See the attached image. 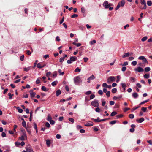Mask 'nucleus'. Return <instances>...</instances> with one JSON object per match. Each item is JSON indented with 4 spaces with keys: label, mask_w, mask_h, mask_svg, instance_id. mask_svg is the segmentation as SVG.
<instances>
[{
    "label": "nucleus",
    "mask_w": 152,
    "mask_h": 152,
    "mask_svg": "<svg viewBox=\"0 0 152 152\" xmlns=\"http://www.w3.org/2000/svg\"><path fill=\"white\" fill-rule=\"evenodd\" d=\"M150 70V68L149 67H148L145 68V72H147L149 71Z\"/></svg>",
    "instance_id": "35"
},
{
    "label": "nucleus",
    "mask_w": 152,
    "mask_h": 152,
    "mask_svg": "<svg viewBox=\"0 0 152 152\" xmlns=\"http://www.w3.org/2000/svg\"><path fill=\"white\" fill-rule=\"evenodd\" d=\"M61 93V91L60 90H58L57 91L56 93V95L57 96H58Z\"/></svg>",
    "instance_id": "22"
},
{
    "label": "nucleus",
    "mask_w": 152,
    "mask_h": 152,
    "mask_svg": "<svg viewBox=\"0 0 152 152\" xmlns=\"http://www.w3.org/2000/svg\"><path fill=\"white\" fill-rule=\"evenodd\" d=\"M129 117L131 119H133L134 118V115L133 114H130L129 115Z\"/></svg>",
    "instance_id": "38"
},
{
    "label": "nucleus",
    "mask_w": 152,
    "mask_h": 152,
    "mask_svg": "<svg viewBox=\"0 0 152 152\" xmlns=\"http://www.w3.org/2000/svg\"><path fill=\"white\" fill-rule=\"evenodd\" d=\"M147 4L148 6H151L152 4V2L151 1H147Z\"/></svg>",
    "instance_id": "33"
},
{
    "label": "nucleus",
    "mask_w": 152,
    "mask_h": 152,
    "mask_svg": "<svg viewBox=\"0 0 152 152\" xmlns=\"http://www.w3.org/2000/svg\"><path fill=\"white\" fill-rule=\"evenodd\" d=\"M26 130L28 132V134H31V132L30 130V129H28L27 128H26Z\"/></svg>",
    "instance_id": "61"
},
{
    "label": "nucleus",
    "mask_w": 152,
    "mask_h": 152,
    "mask_svg": "<svg viewBox=\"0 0 152 152\" xmlns=\"http://www.w3.org/2000/svg\"><path fill=\"white\" fill-rule=\"evenodd\" d=\"M36 83L37 84H39L40 83V80L39 78L37 79Z\"/></svg>",
    "instance_id": "64"
},
{
    "label": "nucleus",
    "mask_w": 152,
    "mask_h": 152,
    "mask_svg": "<svg viewBox=\"0 0 152 152\" xmlns=\"http://www.w3.org/2000/svg\"><path fill=\"white\" fill-rule=\"evenodd\" d=\"M42 63H38L37 64V68H39V69H41L42 68Z\"/></svg>",
    "instance_id": "25"
},
{
    "label": "nucleus",
    "mask_w": 152,
    "mask_h": 152,
    "mask_svg": "<svg viewBox=\"0 0 152 152\" xmlns=\"http://www.w3.org/2000/svg\"><path fill=\"white\" fill-rule=\"evenodd\" d=\"M122 97V96H120L118 97H117L116 96H114L113 97V99L115 100H116L118 99L121 98Z\"/></svg>",
    "instance_id": "28"
},
{
    "label": "nucleus",
    "mask_w": 152,
    "mask_h": 152,
    "mask_svg": "<svg viewBox=\"0 0 152 152\" xmlns=\"http://www.w3.org/2000/svg\"><path fill=\"white\" fill-rule=\"evenodd\" d=\"M51 120H52V118H51L50 115V114H48V115L47 118V121H49Z\"/></svg>",
    "instance_id": "19"
},
{
    "label": "nucleus",
    "mask_w": 152,
    "mask_h": 152,
    "mask_svg": "<svg viewBox=\"0 0 152 152\" xmlns=\"http://www.w3.org/2000/svg\"><path fill=\"white\" fill-rule=\"evenodd\" d=\"M91 104L92 106L95 107H98L99 106L98 101L96 99L91 102Z\"/></svg>",
    "instance_id": "3"
},
{
    "label": "nucleus",
    "mask_w": 152,
    "mask_h": 152,
    "mask_svg": "<svg viewBox=\"0 0 152 152\" xmlns=\"http://www.w3.org/2000/svg\"><path fill=\"white\" fill-rule=\"evenodd\" d=\"M77 59V58L75 56H71L70 58V60H68L67 61V63L68 64L71 63L72 62H74Z\"/></svg>",
    "instance_id": "4"
},
{
    "label": "nucleus",
    "mask_w": 152,
    "mask_h": 152,
    "mask_svg": "<svg viewBox=\"0 0 152 152\" xmlns=\"http://www.w3.org/2000/svg\"><path fill=\"white\" fill-rule=\"evenodd\" d=\"M105 103L106 102L104 99L102 100V106H104L105 105Z\"/></svg>",
    "instance_id": "47"
},
{
    "label": "nucleus",
    "mask_w": 152,
    "mask_h": 152,
    "mask_svg": "<svg viewBox=\"0 0 152 152\" xmlns=\"http://www.w3.org/2000/svg\"><path fill=\"white\" fill-rule=\"evenodd\" d=\"M95 95L94 94H92L90 96V99H92L95 97Z\"/></svg>",
    "instance_id": "36"
},
{
    "label": "nucleus",
    "mask_w": 152,
    "mask_h": 152,
    "mask_svg": "<svg viewBox=\"0 0 152 152\" xmlns=\"http://www.w3.org/2000/svg\"><path fill=\"white\" fill-rule=\"evenodd\" d=\"M91 93L92 92L91 91H88L86 93V94L87 95H88L91 94Z\"/></svg>",
    "instance_id": "53"
},
{
    "label": "nucleus",
    "mask_w": 152,
    "mask_h": 152,
    "mask_svg": "<svg viewBox=\"0 0 152 152\" xmlns=\"http://www.w3.org/2000/svg\"><path fill=\"white\" fill-rule=\"evenodd\" d=\"M21 119L23 120L22 123V126L24 127H26V124L25 121L23 118H22Z\"/></svg>",
    "instance_id": "15"
},
{
    "label": "nucleus",
    "mask_w": 152,
    "mask_h": 152,
    "mask_svg": "<svg viewBox=\"0 0 152 152\" xmlns=\"http://www.w3.org/2000/svg\"><path fill=\"white\" fill-rule=\"evenodd\" d=\"M115 78L114 76H110L109 77L107 80V83H110L114 81L115 80Z\"/></svg>",
    "instance_id": "6"
},
{
    "label": "nucleus",
    "mask_w": 152,
    "mask_h": 152,
    "mask_svg": "<svg viewBox=\"0 0 152 152\" xmlns=\"http://www.w3.org/2000/svg\"><path fill=\"white\" fill-rule=\"evenodd\" d=\"M49 122L50 123V124H51V125H53L54 124H55V121L54 120H50V121H49Z\"/></svg>",
    "instance_id": "59"
},
{
    "label": "nucleus",
    "mask_w": 152,
    "mask_h": 152,
    "mask_svg": "<svg viewBox=\"0 0 152 152\" xmlns=\"http://www.w3.org/2000/svg\"><path fill=\"white\" fill-rule=\"evenodd\" d=\"M95 110L97 112L99 113L100 112V109L99 107H97L95 109Z\"/></svg>",
    "instance_id": "52"
},
{
    "label": "nucleus",
    "mask_w": 152,
    "mask_h": 152,
    "mask_svg": "<svg viewBox=\"0 0 152 152\" xmlns=\"http://www.w3.org/2000/svg\"><path fill=\"white\" fill-rule=\"evenodd\" d=\"M95 77L94 75H92L91 76L89 77L87 79V82L88 83H90L91 82V80H92L95 79Z\"/></svg>",
    "instance_id": "8"
},
{
    "label": "nucleus",
    "mask_w": 152,
    "mask_h": 152,
    "mask_svg": "<svg viewBox=\"0 0 152 152\" xmlns=\"http://www.w3.org/2000/svg\"><path fill=\"white\" fill-rule=\"evenodd\" d=\"M141 110L143 112H145L147 110V108L146 107H142L141 108Z\"/></svg>",
    "instance_id": "50"
},
{
    "label": "nucleus",
    "mask_w": 152,
    "mask_h": 152,
    "mask_svg": "<svg viewBox=\"0 0 152 152\" xmlns=\"http://www.w3.org/2000/svg\"><path fill=\"white\" fill-rule=\"evenodd\" d=\"M137 64V62L136 61H133L132 62V64L133 66H135Z\"/></svg>",
    "instance_id": "56"
},
{
    "label": "nucleus",
    "mask_w": 152,
    "mask_h": 152,
    "mask_svg": "<svg viewBox=\"0 0 152 152\" xmlns=\"http://www.w3.org/2000/svg\"><path fill=\"white\" fill-rule=\"evenodd\" d=\"M140 107V106H138V107H134L133 108H132V112H133L135 110L138 109V108H139V107Z\"/></svg>",
    "instance_id": "43"
},
{
    "label": "nucleus",
    "mask_w": 152,
    "mask_h": 152,
    "mask_svg": "<svg viewBox=\"0 0 152 152\" xmlns=\"http://www.w3.org/2000/svg\"><path fill=\"white\" fill-rule=\"evenodd\" d=\"M81 69H79L78 67H77L75 70V71L76 72H79L80 71Z\"/></svg>",
    "instance_id": "57"
},
{
    "label": "nucleus",
    "mask_w": 152,
    "mask_h": 152,
    "mask_svg": "<svg viewBox=\"0 0 152 152\" xmlns=\"http://www.w3.org/2000/svg\"><path fill=\"white\" fill-rule=\"evenodd\" d=\"M121 85L122 86L123 88H125V87H126L127 86L126 85L125 83H121Z\"/></svg>",
    "instance_id": "39"
},
{
    "label": "nucleus",
    "mask_w": 152,
    "mask_h": 152,
    "mask_svg": "<svg viewBox=\"0 0 152 152\" xmlns=\"http://www.w3.org/2000/svg\"><path fill=\"white\" fill-rule=\"evenodd\" d=\"M130 56V54L129 53H125L122 56V57L124 58L125 57H128Z\"/></svg>",
    "instance_id": "13"
},
{
    "label": "nucleus",
    "mask_w": 152,
    "mask_h": 152,
    "mask_svg": "<svg viewBox=\"0 0 152 152\" xmlns=\"http://www.w3.org/2000/svg\"><path fill=\"white\" fill-rule=\"evenodd\" d=\"M93 125V124L92 122H88L85 125V126H91Z\"/></svg>",
    "instance_id": "14"
},
{
    "label": "nucleus",
    "mask_w": 152,
    "mask_h": 152,
    "mask_svg": "<svg viewBox=\"0 0 152 152\" xmlns=\"http://www.w3.org/2000/svg\"><path fill=\"white\" fill-rule=\"evenodd\" d=\"M145 57L143 56H141L139 57L138 59L139 60H143L144 58Z\"/></svg>",
    "instance_id": "42"
},
{
    "label": "nucleus",
    "mask_w": 152,
    "mask_h": 152,
    "mask_svg": "<svg viewBox=\"0 0 152 152\" xmlns=\"http://www.w3.org/2000/svg\"><path fill=\"white\" fill-rule=\"evenodd\" d=\"M92 119L95 121V122H99V117L97 118L96 119H94L92 118Z\"/></svg>",
    "instance_id": "26"
},
{
    "label": "nucleus",
    "mask_w": 152,
    "mask_h": 152,
    "mask_svg": "<svg viewBox=\"0 0 152 152\" xmlns=\"http://www.w3.org/2000/svg\"><path fill=\"white\" fill-rule=\"evenodd\" d=\"M103 5L105 8L107 9L109 8L110 6H112V4L111 3L108 4L107 1H105L103 3Z\"/></svg>",
    "instance_id": "5"
},
{
    "label": "nucleus",
    "mask_w": 152,
    "mask_h": 152,
    "mask_svg": "<svg viewBox=\"0 0 152 152\" xmlns=\"http://www.w3.org/2000/svg\"><path fill=\"white\" fill-rule=\"evenodd\" d=\"M150 75L149 74H145L144 75V77L146 79H148L149 78Z\"/></svg>",
    "instance_id": "27"
},
{
    "label": "nucleus",
    "mask_w": 152,
    "mask_h": 152,
    "mask_svg": "<svg viewBox=\"0 0 152 152\" xmlns=\"http://www.w3.org/2000/svg\"><path fill=\"white\" fill-rule=\"evenodd\" d=\"M108 85L106 83H104L102 84V86L103 87L107 88Z\"/></svg>",
    "instance_id": "55"
},
{
    "label": "nucleus",
    "mask_w": 152,
    "mask_h": 152,
    "mask_svg": "<svg viewBox=\"0 0 152 152\" xmlns=\"http://www.w3.org/2000/svg\"><path fill=\"white\" fill-rule=\"evenodd\" d=\"M17 109H18V111L19 113H22L23 112V110L21 108H20L19 107H18L17 108Z\"/></svg>",
    "instance_id": "32"
},
{
    "label": "nucleus",
    "mask_w": 152,
    "mask_h": 152,
    "mask_svg": "<svg viewBox=\"0 0 152 152\" xmlns=\"http://www.w3.org/2000/svg\"><path fill=\"white\" fill-rule=\"evenodd\" d=\"M31 69V67H28L27 68L25 67L23 68V70L26 72L28 71Z\"/></svg>",
    "instance_id": "23"
},
{
    "label": "nucleus",
    "mask_w": 152,
    "mask_h": 152,
    "mask_svg": "<svg viewBox=\"0 0 152 152\" xmlns=\"http://www.w3.org/2000/svg\"><path fill=\"white\" fill-rule=\"evenodd\" d=\"M118 3L120 4V5L121 7H123L125 4V0H121V1L119 2Z\"/></svg>",
    "instance_id": "11"
},
{
    "label": "nucleus",
    "mask_w": 152,
    "mask_h": 152,
    "mask_svg": "<svg viewBox=\"0 0 152 152\" xmlns=\"http://www.w3.org/2000/svg\"><path fill=\"white\" fill-rule=\"evenodd\" d=\"M78 16V15L76 14H74L73 15H72L71 17L72 18H74L77 17Z\"/></svg>",
    "instance_id": "46"
},
{
    "label": "nucleus",
    "mask_w": 152,
    "mask_h": 152,
    "mask_svg": "<svg viewBox=\"0 0 152 152\" xmlns=\"http://www.w3.org/2000/svg\"><path fill=\"white\" fill-rule=\"evenodd\" d=\"M141 4L142 5H145L146 4V1L145 0H142L141 1Z\"/></svg>",
    "instance_id": "37"
},
{
    "label": "nucleus",
    "mask_w": 152,
    "mask_h": 152,
    "mask_svg": "<svg viewBox=\"0 0 152 152\" xmlns=\"http://www.w3.org/2000/svg\"><path fill=\"white\" fill-rule=\"evenodd\" d=\"M134 70L136 72H141L143 71V69L140 67H138L137 68H136L134 69Z\"/></svg>",
    "instance_id": "7"
},
{
    "label": "nucleus",
    "mask_w": 152,
    "mask_h": 152,
    "mask_svg": "<svg viewBox=\"0 0 152 152\" xmlns=\"http://www.w3.org/2000/svg\"><path fill=\"white\" fill-rule=\"evenodd\" d=\"M132 96L134 98H136L138 97V95L137 93H134L132 94Z\"/></svg>",
    "instance_id": "17"
},
{
    "label": "nucleus",
    "mask_w": 152,
    "mask_h": 152,
    "mask_svg": "<svg viewBox=\"0 0 152 152\" xmlns=\"http://www.w3.org/2000/svg\"><path fill=\"white\" fill-rule=\"evenodd\" d=\"M147 38H148L147 36L144 37L141 39V40L142 42H144L146 41L147 39Z\"/></svg>",
    "instance_id": "34"
},
{
    "label": "nucleus",
    "mask_w": 152,
    "mask_h": 152,
    "mask_svg": "<svg viewBox=\"0 0 152 152\" xmlns=\"http://www.w3.org/2000/svg\"><path fill=\"white\" fill-rule=\"evenodd\" d=\"M8 95L9 96V99H11L12 98V96H13V94H11L10 93H9L8 94Z\"/></svg>",
    "instance_id": "31"
},
{
    "label": "nucleus",
    "mask_w": 152,
    "mask_h": 152,
    "mask_svg": "<svg viewBox=\"0 0 152 152\" xmlns=\"http://www.w3.org/2000/svg\"><path fill=\"white\" fill-rule=\"evenodd\" d=\"M22 132V135L20 137V139L21 140H24L27 139V137L26 135V133L24 130H21Z\"/></svg>",
    "instance_id": "1"
},
{
    "label": "nucleus",
    "mask_w": 152,
    "mask_h": 152,
    "mask_svg": "<svg viewBox=\"0 0 152 152\" xmlns=\"http://www.w3.org/2000/svg\"><path fill=\"white\" fill-rule=\"evenodd\" d=\"M46 142L47 145V146L48 147H50L51 144L50 140H49L47 139L46 140Z\"/></svg>",
    "instance_id": "12"
},
{
    "label": "nucleus",
    "mask_w": 152,
    "mask_h": 152,
    "mask_svg": "<svg viewBox=\"0 0 152 152\" xmlns=\"http://www.w3.org/2000/svg\"><path fill=\"white\" fill-rule=\"evenodd\" d=\"M117 114V113L115 111H113L112 112L111 114V116H113L116 115Z\"/></svg>",
    "instance_id": "30"
},
{
    "label": "nucleus",
    "mask_w": 152,
    "mask_h": 152,
    "mask_svg": "<svg viewBox=\"0 0 152 152\" xmlns=\"http://www.w3.org/2000/svg\"><path fill=\"white\" fill-rule=\"evenodd\" d=\"M126 69V66H123L121 70L123 72L125 71Z\"/></svg>",
    "instance_id": "54"
},
{
    "label": "nucleus",
    "mask_w": 152,
    "mask_h": 152,
    "mask_svg": "<svg viewBox=\"0 0 152 152\" xmlns=\"http://www.w3.org/2000/svg\"><path fill=\"white\" fill-rule=\"evenodd\" d=\"M149 101V99H148L147 100H145L142 102H141L140 103V104H139V105H141L142 104H144V103H146V102H148Z\"/></svg>",
    "instance_id": "29"
},
{
    "label": "nucleus",
    "mask_w": 152,
    "mask_h": 152,
    "mask_svg": "<svg viewBox=\"0 0 152 152\" xmlns=\"http://www.w3.org/2000/svg\"><path fill=\"white\" fill-rule=\"evenodd\" d=\"M117 90L116 88H114L112 89V92L113 93H115L117 92Z\"/></svg>",
    "instance_id": "44"
},
{
    "label": "nucleus",
    "mask_w": 152,
    "mask_h": 152,
    "mask_svg": "<svg viewBox=\"0 0 152 152\" xmlns=\"http://www.w3.org/2000/svg\"><path fill=\"white\" fill-rule=\"evenodd\" d=\"M81 11L82 13H84L85 12V9L84 7H82L81 9Z\"/></svg>",
    "instance_id": "60"
},
{
    "label": "nucleus",
    "mask_w": 152,
    "mask_h": 152,
    "mask_svg": "<svg viewBox=\"0 0 152 152\" xmlns=\"http://www.w3.org/2000/svg\"><path fill=\"white\" fill-rule=\"evenodd\" d=\"M41 89L43 91H47L48 90V89L44 86H42Z\"/></svg>",
    "instance_id": "20"
},
{
    "label": "nucleus",
    "mask_w": 152,
    "mask_h": 152,
    "mask_svg": "<svg viewBox=\"0 0 152 152\" xmlns=\"http://www.w3.org/2000/svg\"><path fill=\"white\" fill-rule=\"evenodd\" d=\"M144 118H142L139 119L137 120V121L138 123H141L143 122L144 121Z\"/></svg>",
    "instance_id": "16"
},
{
    "label": "nucleus",
    "mask_w": 152,
    "mask_h": 152,
    "mask_svg": "<svg viewBox=\"0 0 152 152\" xmlns=\"http://www.w3.org/2000/svg\"><path fill=\"white\" fill-rule=\"evenodd\" d=\"M69 120L72 123H73L74 122V119L72 118H69Z\"/></svg>",
    "instance_id": "45"
},
{
    "label": "nucleus",
    "mask_w": 152,
    "mask_h": 152,
    "mask_svg": "<svg viewBox=\"0 0 152 152\" xmlns=\"http://www.w3.org/2000/svg\"><path fill=\"white\" fill-rule=\"evenodd\" d=\"M31 96V97H34L36 95V93L33 92V90H30L29 91Z\"/></svg>",
    "instance_id": "9"
},
{
    "label": "nucleus",
    "mask_w": 152,
    "mask_h": 152,
    "mask_svg": "<svg viewBox=\"0 0 152 152\" xmlns=\"http://www.w3.org/2000/svg\"><path fill=\"white\" fill-rule=\"evenodd\" d=\"M26 149L28 152H32V150L29 145H28L26 147Z\"/></svg>",
    "instance_id": "10"
},
{
    "label": "nucleus",
    "mask_w": 152,
    "mask_h": 152,
    "mask_svg": "<svg viewBox=\"0 0 152 152\" xmlns=\"http://www.w3.org/2000/svg\"><path fill=\"white\" fill-rule=\"evenodd\" d=\"M116 122V120H114L111 121L110 122V124L113 125L115 124Z\"/></svg>",
    "instance_id": "48"
},
{
    "label": "nucleus",
    "mask_w": 152,
    "mask_h": 152,
    "mask_svg": "<svg viewBox=\"0 0 152 152\" xmlns=\"http://www.w3.org/2000/svg\"><path fill=\"white\" fill-rule=\"evenodd\" d=\"M57 72L56 71L54 72H53V77H56L57 76Z\"/></svg>",
    "instance_id": "58"
},
{
    "label": "nucleus",
    "mask_w": 152,
    "mask_h": 152,
    "mask_svg": "<svg viewBox=\"0 0 152 152\" xmlns=\"http://www.w3.org/2000/svg\"><path fill=\"white\" fill-rule=\"evenodd\" d=\"M45 126L48 128H49L50 126V124L48 122H46L45 123Z\"/></svg>",
    "instance_id": "51"
},
{
    "label": "nucleus",
    "mask_w": 152,
    "mask_h": 152,
    "mask_svg": "<svg viewBox=\"0 0 152 152\" xmlns=\"http://www.w3.org/2000/svg\"><path fill=\"white\" fill-rule=\"evenodd\" d=\"M58 72L60 73V75H64V72H61V70L60 69H59L58 70Z\"/></svg>",
    "instance_id": "41"
},
{
    "label": "nucleus",
    "mask_w": 152,
    "mask_h": 152,
    "mask_svg": "<svg viewBox=\"0 0 152 152\" xmlns=\"http://www.w3.org/2000/svg\"><path fill=\"white\" fill-rule=\"evenodd\" d=\"M129 80L130 81L134 82L136 81V79L134 77H131L129 78Z\"/></svg>",
    "instance_id": "18"
},
{
    "label": "nucleus",
    "mask_w": 152,
    "mask_h": 152,
    "mask_svg": "<svg viewBox=\"0 0 152 152\" xmlns=\"http://www.w3.org/2000/svg\"><path fill=\"white\" fill-rule=\"evenodd\" d=\"M1 136L3 137H5L6 136V134L4 132H3L1 134Z\"/></svg>",
    "instance_id": "63"
},
{
    "label": "nucleus",
    "mask_w": 152,
    "mask_h": 152,
    "mask_svg": "<svg viewBox=\"0 0 152 152\" xmlns=\"http://www.w3.org/2000/svg\"><path fill=\"white\" fill-rule=\"evenodd\" d=\"M72 44L74 45H76L77 47H79L81 45V44L80 43H76L75 42H73Z\"/></svg>",
    "instance_id": "24"
},
{
    "label": "nucleus",
    "mask_w": 152,
    "mask_h": 152,
    "mask_svg": "<svg viewBox=\"0 0 152 152\" xmlns=\"http://www.w3.org/2000/svg\"><path fill=\"white\" fill-rule=\"evenodd\" d=\"M15 145L16 146H18L20 145V143L18 142H15Z\"/></svg>",
    "instance_id": "49"
},
{
    "label": "nucleus",
    "mask_w": 152,
    "mask_h": 152,
    "mask_svg": "<svg viewBox=\"0 0 152 152\" xmlns=\"http://www.w3.org/2000/svg\"><path fill=\"white\" fill-rule=\"evenodd\" d=\"M98 93L100 95H102L103 94V92L101 90H99Z\"/></svg>",
    "instance_id": "62"
},
{
    "label": "nucleus",
    "mask_w": 152,
    "mask_h": 152,
    "mask_svg": "<svg viewBox=\"0 0 152 152\" xmlns=\"http://www.w3.org/2000/svg\"><path fill=\"white\" fill-rule=\"evenodd\" d=\"M74 83L77 85H78L80 82H81L80 78L78 76L74 77Z\"/></svg>",
    "instance_id": "2"
},
{
    "label": "nucleus",
    "mask_w": 152,
    "mask_h": 152,
    "mask_svg": "<svg viewBox=\"0 0 152 152\" xmlns=\"http://www.w3.org/2000/svg\"><path fill=\"white\" fill-rule=\"evenodd\" d=\"M32 112H30V118H29V121H32Z\"/></svg>",
    "instance_id": "40"
},
{
    "label": "nucleus",
    "mask_w": 152,
    "mask_h": 152,
    "mask_svg": "<svg viewBox=\"0 0 152 152\" xmlns=\"http://www.w3.org/2000/svg\"><path fill=\"white\" fill-rule=\"evenodd\" d=\"M57 83L58 81H55L51 83V85L53 86H54L57 84Z\"/></svg>",
    "instance_id": "21"
}]
</instances>
